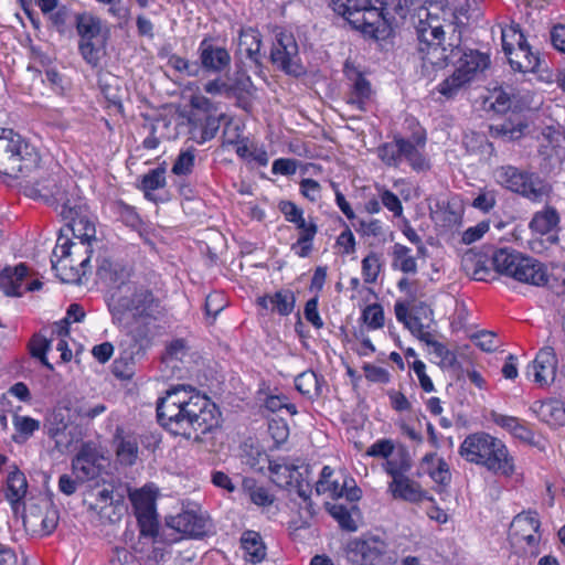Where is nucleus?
Wrapping results in <instances>:
<instances>
[{
	"label": "nucleus",
	"instance_id": "37",
	"mask_svg": "<svg viewBox=\"0 0 565 565\" xmlns=\"http://www.w3.org/2000/svg\"><path fill=\"white\" fill-rule=\"evenodd\" d=\"M419 467L437 483L447 484L451 479L448 463L436 452L426 454L420 460Z\"/></svg>",
	"mask_w": 565,
	"mask_h": 565
},
{
	"label": "nucleus",
	"instance_id": "39",
	"mask_svg": "<svg viewBox=\"0 0 565 565\" xmlns=\"http://www.w3.org/2000/svg\"><path fill=\"white\" fill-rule=\"evenodd\" d=\"M57 260L51 259L52 268L56 276L67 284H81L82 278L90 270L83 268L77 263H70L68 257H55Z\"/></svg>",
	"mask_w": 565,
	"mask_h": 565
},
{
	"label": "nucleus",
	"instance_id": "40",
	"mask_svg": "<svg viewBox=\"0 0 565 565\" xmlns=\"http://www.w3.org/2000/svg\"><path fill=\"white\" fill-rule=\"evenodd\" d=\"M202 65L212 71L224 70L231 61L228 52L223 47L213 46L203 41L200 46Z\"/></svg>",
	"mask_w": 565,
	"mask_h": 565
},
{
	"label": "nucleus",
	"instance_id": "22",
	"mask_svg": "<svg viewBox=\"0 0 565 565\" xmlns=\"http://www.w3.org/2000/svg\"><path fill=\"white\" fill-rule=\"evenodd\" d=\"M426 146V135L416 132L412 139L403 138L402 142V161L406 160L408 164L416 171H425L429 169V161L424 154Z\"/></svg>",
	"mask_w": 565,
	"mask_h": 565
},
{
	"label": "nucleus",
	"instance_id": "29",
	"mask_svg": "<svg viewBox=\"0 0 565 565\" xmlns=\"http://www.w3.org/2000/svg\"><path fill=\"white\" fill-rule=\"evenodd\" d=\"M387 489L394 499L412 503L420 502L425 497L420 486L407 476L391 480Z\"/></svg>",
	"mask_w": 565,
	"mask_h": 565
},
{
	"label": "nucleus",
	"instance_id": "20",
	"mask_svg": "<svg viewBox=\"0 0 565 565\" xmlns=\"http://www.w3.org/2000/svg\"><path fill=\"white\" fill-rule=\"evenodd\" d=\"M333 476V469L324 466L320 472L319 480L316 482L317 494H328L332 499L345 498L353 502L361 498V490L355 486H348L344 481L342 484L339 482H330L329 478Z\"/></svg>",
	"mask_w": 565,
	"mask_h": 565
},
{
	"label": "nucleus",
	"instance_id": "56",
	"mask_svg": "<svg viewBox=\"0 0 565 565\" xmlns=\"http://www.w3.org/2000/svg\"><path fill=\"white\" fill-rule=\"evenodd\" d=\"M140 535L143 537L154 539L158 535L159 522L156 510L136 514Z\"/></svg>",
	"mask_w": 565,
	"mask_h": 565
},
{
	"label": "nucleus",
	"instance_id": "49",
	"mask_svg": "<svg viewBox=\"0 0 565 565\" xmlns=\"http://www.w3.org/2000/svg\"><path fill=\"white\" fill-rule=\"evenodd\" d=\"M75 241H96V228L85 213L68 218Z\"/></svg>",
	"mask_w": 565,
	"mask_h": 565
},
{
	"label": "nucleus",
	"instance_id": "31",
	"mask_svg": "<svg viewBox=\"0 0 565 565\" xmlns=\"http://www.w3.org/2000/svg\"><path fill=\"white\" fill-rule=\"evenodd\" d=\"M509 63L514 71L522 73H530L539 71L541 58L539 54L531 51L530 45L524 44L516 46L511 51V54H505Z\"/></svg>",
	"mask_w": 565,
	"mask_h": 565
},
{
	"label": "nucleus",
	"instance_id": "33",
	"mask_svg": "<svg viewBox=\"0 0 565 565\" xmlns=\"http://www.w3.org/2000/svg\"><path fill=\"white\" fill-rule=\"evenodd\" d=\"M179 362L182 367L179 372H183L186 377H198L202 371L203 360L199 352L189 344L185 339H179Z\"/></svg>",
	"mask_w": 565,
	"mask_h": 565
},
{
	"label": "nucleus",
	"instance_id": "5",
	"mask_svg": "<svg viewBox=\"0 0 565 565\" xmlns=\"http://www.w3.org/2000/svg\"><path fill=\"white\" fill-rule=\"evenodd\" d=\"M39 154L19 134L0 127V174L19 179L31 172Z\"/></svg>",
	"mask_w": 565,
	"mask_h": 565
},
{
	"label": "nucleus",
	"instance_id": "12",
	"mask_svg": "<svg viewBox=\"0 0 565 565\" xmlns=\"http://www.w3.org/2000/svg\"><path fill=\"white\" fill-rule=\"evenodd\" d=\"M26 532L35 536H47L58 524L60 513L46 499L21 507L20 514Z\"/></svg>",
	"mask_w": 565,
	"mask_h": 565
},
{
	"label": "nucleus",
	"instance_id": "52",
	"mask_svg": "<svg viewBox=\"0 0 565 565\" xmlns=\"http://www.w3.org/2000/svg\"><path fill=\"white\" fill-rule=\"evenodd\" d=\"M381 270L382 264L380 255L375 252H370L361 262V273L364 284H375Z\"/></svg>",
	"mask_w": 565,
	"mask_h": 565
},
{
	"label": "nucleus",
	"instance_id": "61",
	"mask_svg": "<svg viewBox=\"0 0 565 565\" xmlns=\"http://www.w3.org/2000/svg\"><path fill=\"white\" fill-rule=\"evenodd\" d=\"M497 204V193L494 190L480 189L477 196L473 199L471 206L483 212H490Z\"/></svg>",
	"mask_w": 565,
	"mask_h": 565
},
{
	"label": "nucleus",
	"instance_id": "57",
	"mask_svg": "<svg viewBox=\"0 0 565 565\" xmlns=\"http://www.w3.org/2000/svg\"><path fill=\"white\" fill-rule=\"evenodd\" d=\"M227 306V300L224 294L213 291L205 298L204 310L207 318H211L210 323H213L217 315Z\"/></svg>",
	"mask_w": 565,
	"mask_h": 565
},
{
	"label": "nucleus",
	"instance_id": "38",
	"mask_svg": "<svg viewBox=\"0 0 565 565\" xmlns=\"http://www.w3.org/2000/svg\"><path fill=\"white\" fill-rule=\"evenodd\" d=\"M372 97V88L370 82L360 73L355 75L353 84L349 94L347 95V103L360 110H366V106Z\"/></svg>",
	"mask_w": 565,
	"mask_h": 565
},
{
	"label": "nucleus",
	"instance_id": "55",
	"mask_svg": "<svg viewBox=\"0 0 565 565\" xmlns=\"http://www.w3.org/2000/svg\"><path fill=\"white\" fill-rule=\"evenodd\" d=\"M361 319L370 330L383 328L385 323L383 307L380 303L366 306L362 311Z\"/></svg>",
	"mask_w": 565,
	"mask_h": 565
},
{
	"label": "nucleus",
	"instance_id": "18",
	"mask_svg": "<svg viewBox=\"0 0 565 565\" xmlns=\"http://www.w3.org/2000/svg\"><path fill=\"white\" fill-rule=\"evenodd\" d=\"M26 276L28 267L24 264H20L13 268L6 267L0 273V289L7 296H22L24 291H34L42 287L40 280H33L22 289Z\"/></svg>",
	"mask_w": 565,
	"mask_h": 565
},
{
	"label": "nucleus",
	"instance_id": "19",
	"mask_svg": "<svg viewBox=\"0 0 565 565\" xmlns=\"http://www.w3.org/2000/svg\"><path fill=\"white\" fill-rule=\"evenodd\" d=\"M93 241H70L60 236L53 249V257H68L70 263H77L83 268H90Z\"/></svg>",
	"mask_w": 565,
	"mask_h": 565
},
{
	"label": "nucleus",
	"instance_id": "41",
	"mask_svg": "<svg viewBox=\"0 0 565 565\" xmlns=\"http://www.w3.org/2000/svg\"><path fill=\"white\" fill-rule=\"evenodd\" d=\"M174 394H177V386H171L166 391V396L160 397L157 402L158 423L172 435L177 434V431L173 429V426L177 425V403H167L169 397Z\"/></svg>",
	"mask_w": 565,
	"mask_h": 565
},
{
	"label": "nucleus",
	"instance_id": "53",
	"mask_svg": "<svg viewBox=\"0 0 565 565\" xmlns=\"http://www.w3.org/2000/svg\"><path fill=\"white\" fill-rule=\"evenodd\" d=\"M295 386L299 393L309 397L320 393V381L311 370L300 373L295 379Z\"/></svg>",
	"mask_w": 565,
	"mask_h": 565
},
{
	"label": "nucleus",
	"instance_id": "60",
	"mask_svg": "<svg viewBox=\"0 0 565 565\" xmlns=\"http://www.w3.org/2000/svg\"><path fill=\"white\" fill-rule=\"evenodd\" d=\"M471 339L475 344L484 352H493L501 345L498 335L492 331L483 330L477 332Z\"/></svg>",
	"mask_w": 565,
	"mask_h": 565
},
{
	"label": "nucleus",
	"instance_id": "27",
	"mask_svg": "<svg viewBox=\"0 0 565 565\" xmlns=\"http://www.w3.org/2000/svg\"><path fill=\"white\" fill-rule=\"evenodd\" d=\"M418 24L416 25L417 39L426 40H444L445 32L440 17L434 14L429 9L420 8L418 10Z\"/></svg>",
	"mask_w": 565,
	"mask_h": 565
},
{
	"label": "nucleus",
	"instance_id": "3",
	"mask_svg": "<svg viewBox=\"0 0 565 565\" xmlns=\"http://www.w3.org/2000/svg\"><path fill=\"white\" fill-rule=\"evenodd\" d=\"M492 264L499 274L520 282L539 287L548 286L556 292L565 291V278L561 282L557 279H552L541 262L514 249L500 248L495 250L492 256Z\"/></svg>",
	"mask_w": 565,
	"mask_h": 565
},
{
	"label": "nucleus",
	"instance_id": "42",
	"mask_svg": "<svg viewBox=\"0 0 565 565\" xmlns=\"http://www.w3.org/2000/svg\"><path fill=\"white\" fill-rule=\"evenodd\" d=\"M490 63L489 56L480 53L478 51H470L465 53L457 66V71L467 77V81L470 82L478 72H482L488 67Z\"/></svg>",
	"mask_w": 565,
	"mask_h": 565
},
{
	"label": "nucleus",
	"instance_id": "30",
	"mask_svg": "<svg viewBox=\"0 0 565 565\" xmlns=\"http://www.w3.org/2000/svg\"><path fill=\"white\" fill-rule=\"evenodd\" d=\"M241 547L244 559L250 564H259L266 558L267 547L262 535L256 531L246 530L242 533Z\"/></svg>",
	"mask_w": 565,
	"mask_h": 565
},
{
	"label": "nucleus",
	"instance_id": "58",
	"mask_svg": "<svg viewBox=\"0 0 565 565\" xmlns=\"http://www.w3.org/2000/svg\"><path fill=\"white\" fill-rule=\"evenodd\" d=\"M50 345L51 340L36 334L30 341V353L32 356L38 358L45 367L52 371L53 365L46 359V352L49 351Z\"/></svg>",
	"mask_w": 565,
	"mask_h": 565
},
{
	"label": "nucleus",
	"instance_id": "1",
	"mask_svg": "<svg viewBox=\"0 0 565 565\" xmlns=\"http://www.w3.org/2000/svg\"><path fill=\"white\" fill-rule=\"evenodd\" d=\"M217 407L191 386L179 384V436L195 444L218 424Z\"/></svg>",
	"mask_w": 565,
	"mask_h": 565
},
{
	"label": "nucleus",
	"instance_id": "26",
	"mask_svg": "<svg viewBox=\"0 0 565 565\" xmlns=\"http://www.w3.org/2000/svg\"><path fill=\"white\" fill-rule=\"evenodd\" d=\"M262 35L253 28L242 29L237 42V54L246 57L255 65H260L264 54L262 53Z\"/></svg>",
	"mask_w": 565,
	"mask_h": 565
},
{
	"label": "nucleus",
	"instance_id": "7",
	"mask_svg": "<svg viewBox=\"0 0 565 565\" xmlns=\"http://www.w3.org/2000/svg\"><path fill=\"white\" fill-rule=\"evenodd\" d=\"M181 98L191 106L188 116L191 139L198 143L212 139L220 127V121L210 99L199 93V86L195 83L184 85Z\"/></svg>",
	"mask_w": 565,
	"mask_h": 565
},
{
	"label": "nucleus",
	"instance_id": "28",
	"mask_svg": "<svg viewBox=\"0 0 565 565\" xmlns=\"http://www.w3.org/2000/svg\"><path fill=\"white\" fill-rule=\"evenodd\" d=\"M529 129L527 120L521 115H513L500 124L490 127L493 137H500L504 141H514L525 136Z\"/></svg>",
	"mask_w": 565,
	"mask_h": 565
},
{
	"label": "nucleus",
	"instance_id": "25",
	"mask_svg": "<svg viewBox=\"0 0 565 565\" xmlns=\"http://www.w3.org/2000/svg\"><path fill=\"white\" fill-rule=\"evenodd\" d=\"M444 40H426L418 39V54L423 62V68H443L448 64L447 50L443 46Z\"/></svg>",
	"mask_w": 565,
	"mask_h": 565
},
{
	"label": "nucleus",
	"instance_id": "64",
	"mask_svg": "<svg viewBox=\"0 0 565 565\" xmlns=\"http://www.w3.org/2000/svg\"><path fill=\"white\" fill-rule=\"evenodd\" d=\"M379 196L382 204L393 213L395 217H399L403 214V205L398 196L392 191L385 188H379Z\"/></svg>",
	"mask_w": 565,
	"mask_h": 565
},
{
	"label": "nucleus",
	"instance_id": "45",
	"mask_svg": "<svg viewBox=\"0 0 565 565\" xmlns=\"http://www.w3.org/2000/svg\"><path fill=\"white\" fill-rule=\"evenodd\" d=\"M116 455L119 461L126 466H132L138 458V441L131 435H122V430L117 429L115 435Z\"/></svg>",
	"mask_w": 565,
	"mask_h": 565
},
{
	"label": "nucleus",
	"instance_id": "50",
	"mask_svg": "<svg viewBox=\"0 0 565 565\" xmlns=\"http://www.w3.org/2000/svg\"><path fill=\"white\" fill-rule=\"evenodd\" d=\"M402 137H395L393 141L385 142L377 148V156L388 167H398L402 162Z\"/></svg>",
	"mask_w": 565,
	"mask_h": 565
},
{
	"label": "nucleus",
	"instance_id": "17",
	"mask_svg": "<svg viewBox=\"0 0 565 565\" xmlns=\"http://www.w3.org/2000/svg\"><path fill=\"white\" fill-rule=\"evenodd\" d=\"M558 360L552 347L542 348L529 365V373L541 387L550 386L556 379Z\"/></svg>",
	"mask_w": 565,
	"mask_h": 565
},
{
	"label": "nucleus",
	"instance_id": "10",
	"mask_svg": "<svg viewBox=\"0 0 565 565\" xmlns=\"http://www.w3.org/2000/svg\"><path fill=\"white\" fill-rule=\"evenodd\" d=\"M541 522L535 511L522 512L511 522L509 539L511 544L525 555L536 556L540 553Z\"/></svg>",
	"mask_w": 565,
	"mask_h": 565
},
{
	"label": "nucleus",
	"instance_id": "24",
	"mask_svg": "<svg viewBox=\"0 0 565 565\" xmlns=\"http://www.w3.org/2000/svg\"><path fill=\"white\" fill-rule=\"evenodd\" d=\"M256 303L266 311L285 317L294 311L296 298L290 289H280L274 294L258 297Z\"/></svg>",
	"mask_w": 565,
	"mask_h": 565
},
{
	"label": "nucleus",
	"instance_id": "2",
	"mask_svg": "<svg viewBox=\"0 0 565 565\" xmlns=\"http://www.w3.org/2000/svg\"><path fill=\"white\" fill-rule=\"evenodd\" d=\"M458 452L467 462L483 467L493 475L511 477L515 472L514 457L508 446L489 433L469 434Z\"/></svg>",
	"mask_w": 565,
	"mask_h": 565
},
{
	"label": "nucleus",
	"instance_id": "34",
	"mask_svg": "<svg viewBox=\"0 0 565 565\" xmlns=\"http://www.w3.org/2000/svg\"><path fill=\"white\" fill-rule=\"evenodd\" d=\"M490 417L495 425L505 429L515 438L525 443L533 441L534 433L524 420L518 417L503 415L497 412H491Z\"/></svg>",
	"mask_w": 565,
	"mask_h": 565
},
{
	"label": "nucleus",
	"instance_id": "36",
	"mask_svg": "<svg viewBox=\"0 0 565 565\" xmlns=\"http://www.w3.org/2000/svg\"><path fill=\"white\" fill-rule=\"evenodd\" d=\"M559 214L553 206H545L543 210L534 213L530 221V230L539 235H547L557 231L559 225Z\"/></svg>",
	"mask_w": 565,
	"mask_h": 565
},
{
	"label": "nucleus",
	"instance_id": "63",
	"mask_svg": "<svg viewBox=\"0 0 565 565\" xmlns=\"http://www.w3.org/2000/svg\"><path fill=\"white\" fill-rule=\"evenodd\" d=\"M330 514L338 521L339 525L347 531H356L358 526L350 511L341 504H333Z\"/></svg>",
	"mask_w": 565,
	"mask_h": 565
},
{
	"label": "nucleus",
	"instance_id": "54",
	"mask_svg": "<svg viewBox=\"0 0 565 565\" xmlns=\"http://www.w3.org/2000/svg\"><path fill=\"white\" fill-rule=\"evenodd\" d=\"M468 83L467 77L455 70L449 77L437 86V90L446 98H451Z\"/></svg>",
	"mask_w": 565,
	"mask_h": 565
},
{
	"label": "nucleus",
	"instance_id": "62",
	"mask_svg": "<svg viewBox=\"0 0 565 565\" xmlns=\"http://www.w3.org/2000/svg\"><path fill=\"white\" fill-rule=\"evenodd\" d=\"M353 226L362 236L377 237L383 234V222L376 218H356V222L353 223Z\"/></svg>",
	"mask_w": 565,
	"mask_h": 565
},
{
	"label": "nucleus",
	"instance_id": "4",
	"mask_svg": "<svg viewBox=\"0 0 565 565\" xmlns=\"http://www.w3.org/2000/svg\"><path fill=\"white\" fill-rule=\"evenodd\" d=\"M108 307L114 322L119 326L128 324V317L156 318L161 312V305L152 291L145 287L130 284L114 291L108 300Z\"/></svg>",
	"mask_w": 565,
	"mask_h": 565
},
{
	"label": "nucleus",
	"instance_id": "35",
	"mask_svg": "<svg viewBox=\"0 0 565 565\" xmlns=\"http://www.w3.org/2000/svg\"><path fill=\"white\" fill-rule=\"evenodd\" d=\"M96 275L102 282L111 288H116L115 291H119L122 286L131 284L126 282L128 275L125 268L109 259H102L99 262Z\"/></svg>",
	"mask_w": 565,
	"mask_h": 565
},
{
	"label": "nucleus",
	"instance_id": "59",
	"mask_svg": "<svg viewBox=\"0 0 565 565\" xmlns=\"http://www.w3.org/2000/svg\"><path fill=\"white\" fill-rule=\"evenodd\" d=\"M166 170L163 168H156L142 177L141 188L147 198H150V192L160 189L166 183Z\"/></svg>",
	"mask_w": 565,
	"mask_h": 565
},
{
	"label": "nucleus",
	"instance_id": "15",
	"mask_svg": "<svg viewBox=\"0 0 565 565\" xmlns=\"http://www.w3.org/2000/svg\"><path fill=\"white\" fill-rule=\"evenodd\" d=\"M70 189L57 185L53 178L39 181L30 190V194L45 200L53 199L61 206V215L68 220L86 212V204L78 196L68 194Z\"/></svg>",
	"mask_w": 565,
	"mask_h": 565
},
{
	"label": "nucleus",
	"instance_id": "9",
	"mask_svg": "<svg viewBox=\"0 0 565 565\" xmlns=\"http://www.w3.org/2000/svg\"><path fill=\"white\" fill-rule=\"evenodd\" d=\"M344 552L352 565H397L387 543L379 536L353 539L347 543Z\"/></svg>",
	"mask_w": 565,
	"mask_h": 565
},
{
	"label": "nucleus",
	"instance_id": "43",
	"mask_svg": "<svg viewBox=\"0 0 565 565\" xmlns=\"http://www.w3.org/2000/svg\"><path fill=\"white\" fill-rule=\"evenodd\" d=\"M392 267L407 275H416L418 271L417 256L412 249L401 243L392 246Z\"/></svg>",
	"mask_w": 565,
	"mask_h": 565
},
{
	"label": "nucleus",
	"instance_id": "21",
	"mask_svg": "<svg viewBox=\"0 0 565 565\" xmlns=\"http://www.w3.org/2000/svg\"><path fill=\"white\" fill-rule=\"evenodd\" d=\"M6 500L10 503L11 510L15 516L20 514L24 498L28 492V480L25 475L17 467L7 476L6 483L1 488Z\"/></svg>",
	"mask_w": 565,
	"mask_h": 565
},
{
	"label": "nucleus",
	"instance_id": "48",
	"mask_svg": "<svg viewBox=\"0 0 565 565\" xmlns=\"http://www.w3.org/2000/svg\"><path fill=\"white\" fill-rule=\"evenodd\" d=\"M243 492L249 500L259 507L273 504L275 497L264 486H259L254 478H244L242 481Z\"/></svg>",
	"mask_w": 565,
	"mask_h": 565
},
{
	"label": "nucleus",
	"instance_id": "47",
	"mask_svg": "<svg viewBox=\"0 0 565 565\" xmlns=\"http://www.w3.org/2000/svg\"><path fill=\"white\" fill-rule=\"evenodd\" d=\"M412 467L411 458L406 449L394 451L383 463L384 471L393 479L406 476Z\"/></svg>",
	"mask_w": 565,
	"mask_h": 565
},
{
	"label": "nucleus",
	"instance_id": "16",
	"mask_svg": "<svg viewBox=\"0 0 565 565\" xmlns=\"http://www.w3.org/2000/svg\"><path fill=\"white\" fill-rule=\"evenodd\" d=\"M210 518L196 501L185 499L179 512V534L182 537L198 539L207 533Z\"/></svg>",
	"mask_w": 565,
	"mask_h": 565
},
{
	"label": "nucleus",
	"instance_id": "8",
	"mask_svg": "<svg viewBox=\"0 0 565 565\" xmlns=\"http://www.w3.org/2000/svg\"><path fill=\"white\" fill-rule=\"evenodd\" d=\"M495 181L503 188L521 194L532 202H542L552 192L548 182L535 173H529L512 166H503L494 171Z\"/></svg>",
	"mask_w": 565,
	"mask_h": 565
},
{
	"label": "nucleus",
	"instance_id": "46",
	"mask_svg": "<svg viewBox=\"0 0 565 565\" xmlns=\"http://www.w3.org/2000/svg\"><path fill=\"white\" fill-rule=\"evenodd\" d=\"M157 489L151 484H146L129 493V499L135 509V514L150 512L156 510Z\"/></svg>",
	"mask_w": 565,
	"mask_h": 565
},
{
	"label": "nucleus",
	"instance_id": "23",
	"mask_svg": "<svg viewBox=\"0 0 565 565\" xmlns=\"http://www.w3.org/2000/svg\"><path fill=\"white\" fill-rule=\"evenodd\" d=\"M297 230V241L291 245V250L299 257H308L313 248V239L318 233V225L312 217L305 215L294 222Z\"/></svg>",
	"mask_w": 565,
	"mask_h": 565
},
{
	"label": "nucleus",
	"instance_id": "11",
	"mask_svg": "<svg viewBox=\"0 0 565 565\" xmlns=\"http://www.w3.org/2000/svg\"><path fill=\"white\" fill-rule=\"evenodd\" d=\"M76 31L79 35L78 50L84 61L97 66L105 46L102 35V21L89 13L76 14Z\"/></svg>",
	"mask_w": 565,
	"mask_h": 565
},
{
	"label": "nucleus",
	"instance_id": "51",
	"mask_svg": "<svg viewBox=\"0 0 565 565\" xmlns=\"http://www.w3.org/2000/svg\"><path fill=\"white\" fill-rule=\"evenodd\" d=\"M501 40L502 49L505 54H511L513 49L526 42L519 24L515 23L501 26Z\"/></svg>",
	"mask_w": 565,
	"mask_h": 565
},
{
	"label": "nucleus",
	"instance_id": "14",
	"mask_svg": "<svg viewBox=\"0 0 565 565\" xmlns=\"http://www.w3.org/2000/svg\"><path fill=\"white\" fill-rule=\"evenodd\" d=\"M270 61L277 68L288 75L297 77L305 73L299 57L298 43L289 32L280 30L276 33L270 52Z\"/></svg>",
	"mask_w": 565,
	"mask_h": 565
},
{
	"label": "nucleus",
	"instance_id": "32",
	"mask_svg": "<svg viewBox=\"0 0 565 565\" xmlns=\"http://www.w3.org/2000/svg\"><path fill=\"white\" fill-rule=\"evenodd\" d=\"M534 411L541 420L550 426L559 427L565 425V401L551 398L534 404Z\"/></svg>",
	"mask_w": 565,
	"mask_h": 565
},
{
	"label": "nucleus",
	"instance_id": "44",
	"mask_svg": "<svg viewBox=\"0 0 565 565\" xmlns=\"http://www.w3.org/2000/svg\"><path fill=\"white\" fill-rule=\"evenodd\" d=\"M169 127V122L161 118L143 117L141 125L142 132L148 136L142 141V147L148 150L156 149L160 140L164 138V130Z\"/></svg>",
	"mask_w": 565,
	"mask_h": 565
},
{
	"label": "nucleus",
	"instance_id": "13",
	"mask_svg": "<svg viewBox=\"0 0 565 565\" xmlns=\"http://www.w3.org/2000/svg\"><path fill=\"white\" fill-rule=\"evenodd\" d=\"M268 471L271 481L276 486L289 491L295 490L306 503L309 513L313 514V504L310 499L312 493L311 486L303 478L298 467L285 462L269 461Z\"/></svg>",
	"mask_w": 565,
	"mask_h": 565
},
{
	"label": "nucleus",
	"instance_id": "6",
	"mask_svg": "<svg viewBox=\"0 0 565 565\" xmlns=\"http://www.w3.org/2000/svg\"><path fill=\"white\" fill-rule=\"evenodd\" d=\"M333 11L365 36L382 40L388 35V23L383 11L371 0H334Z\"/></svg>",
	"mask_w": 565,
	"mask_h": 565
}]
</instances>
